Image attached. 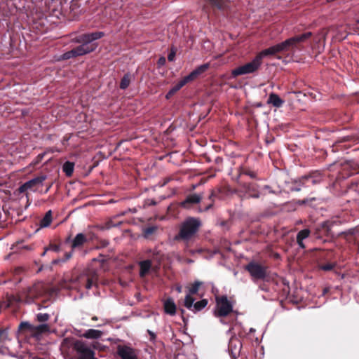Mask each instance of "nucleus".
<instances>
[{"label": "nucleus", "mask_w": 359, "mask_h": 359, "mask_svg": "<svg viewBox=\"0 0 359 359\" xmlns=\"http://www.w3.org/2000/svg\"><path fill=\"white\" fill-rule=\"evenodd\" d=\"M220 225L222 226H225L226 227L227 229L229 228V222L227 221H222L221 223H220Z\"/></svg>", "instance_id": "5fc2aeb1"}, {"label": "nucleus", "mask_w": 359, "mask_h": 359, "mask_svg": "<svg viewBox=\"0 0 359 359\" xmlns=\"http://www.w3.org/2000/svg\"><path fill=\"white\" fill-rule=\"evenodd\" d=\"M73 350L76 353L78 359H97L95 352L86 341L76 339L72 344Z\"/></svg>", "instance_id": "39448f33"}, {"label": "nucleus", "mask_w": 359, "mask_h": 359, "mask_svg": "<svg viewBox=\"0 0 359 359\" xmlns=\"http://www.w3.org/2000/svg\"><path fill=\"white\" fill-rule=\"evenodd\" d=\"M202 198L203 197L201 195L196 194H189L181 202L180 205L184 208L189 209L194 205L199 203Z\"/></svg>", "instance_id": "aec40b11"}, {"label": "nucleus", "mask_w": 359, "mask_h": 359, "mask_svg": "<svg viewBox=\"0 0 359 359\" xmlns=\"http://www.w3.org/2000/svg\"><path fill=\"white\" fill-rule=\"evenodd\" d=\"M262 62H260L257 56H255L251 62L233 69L231 75L233 78H236L241 75L252 74L256 72L260 68Z\"/></svg>", "instance_id": "0eeeda50"}, {"label": "nucleus", "mask_w": 359, "mask_h": 359, "mask_svg": "<svg viewBox=\"0 0 359 359\" xmlns=\"http://www.w3.org/2000/svg\"><path fill=\"white\" fill-rule=\"evenodd\" d=\"M228 191H229V187H219L217 191L212 189L210 194L208 196V200L210 201V203L204 208H201L199 209V212H207L210 210L213 207L215 198L218 196V194Z\"/></svg>", "instance_id": "6ab92c4d"}, {"label": "nucleus", "mask_w": 359, "mask_h": 359, "mask_svg": "<svg viewBox=\"0 0 359 359\" xmlns=\"http://www.w3.org/2000/svg\"><path fill=\"white\" fill-rule=\"evenodd\" d=\"M49 330V326L47 324H41L37 326L33 325L32 334L35 335L41 334Z\"/></svg>", "instance_id": "f704fd0d"}, {"label": "nucleus", "mask_w": 359, "mask_h": 359, "mask_svg": "<svg viewBox=\"0 0 359 359\" xmlns=\"http://www.w3.org/2000/svg\"><path fill=\"white\" fill-rule=\"evenodd\" d=\"M72 257V252H66L64 257L60 259H56L53 261V264H57L60 262H66Z\"/></svg>", "instance_id": "58836bf2"}, {"label": "nucleus", "mask_w": 359, "mask_h": 359, "mask_svg": "<svg viewBox=\"0 0 359 359\" xmlns=\"http://www.w3.org/2000/svg\"><path fill=\"white\" fill-rule=\"evenodd\" d=\"M357 24H359V19L356 21Z\"/></svg>", "instance_id": "338daca9"}, {"label": "nucleus", "mask_w": 359, "mask_h": 359, "mask_svg": "<svg viewBox=\"0 0 359 359\" xmlns=\"http://www.w3.org/2000/svg\"><path fill=\"white\" fill-rule=\"evenodd\" d=\"M208 302L206 299H203L196 303H193V306L191 311H194V313L201 311L202 309H203L208 304Z\"/></svg>", "instance_id": "7c9ffc66"}, {"label": "nucleus", "mask_w": 359, "mask_h": 359, "mask_svg": "<svg viewBox=\"0 0 359 359\" xmlns=\"http://www.w3.org/2000/svg\"><path fill=\"white\" fill-rule=\"evenodd\" d=\"M180 311H181L182 315H183L184 313V309H180Z\"/></svg>", "instance_id": "0e129e2a"}, {"label": "nucleus", "mask_w": 359, "mask_h": 359, "mask_svg": "<svg viewBox=\"0 0 359 359\" xmlns=\"http://www.w3.org/2000/svg\"><path fill=\"white\" fill-rule=\"evenodd\" d=\"M317 201V198L316 197H309L302 200H297L295 201V204L299 205H308L310 207L313 206V203Z\"/></svg>", "instance_id": "e433bc0d"}, {"label": "nucleus", "mask_w": 359, "mask_h": 359, "mask_svg": "<svg viewBox=\"0 0 359 359\" xmlns=\"http://www.w3.org/2000/svg\"><path fill=\"white\" fill-rule=\"evenodd\" d=\"M139 266L140 276L144 278L149 273L152 266V262L150 259L143 260L139 262Z\"/></svg>", "instance_id": "a878e982"}, {"label": "nucleus", "mask_w": 359, "mask_h": 359, "mask_svg": "<svg viewBox=\"0 0 359 359\" xmlns=\"http://www.w3.org/2000/svg\"><path fill=\"white\" fill-rule=\"evenodd\" d=\"M43 154H39L37 156H36V160L34 163H33L34 165H36V163H38L39 161H41L42 160V158H43Z\"/></svg>", "instance_id": "3c124183"}, {"label": "nucleus", "mask_w": 359, "mask_h": 359, "mask_svg": "<svg viewBox=\"0 0 359 359\" xmlns=\"http://www.w3.org/2000/svg\"><path fill=\"white\" fill-rule=\"evenodd\" d=\"M241 348L242 344L240 339L236 336H232L229 339L228 346V350L231 356L233 358H236Z\"/></svg>", "instance_id": "a211bd4d"}, {"label": "nucleus", "mask_w": 359, "mask_h": 359, "mask_svg": "<svg viewBox=\"0 0 359 359\" xmlns=\"http://www.w3.org/2000/svg\"><path fill=\"white\" fill-rule=\"evenodd\" d=\"M46 293V289L41 283L35 284L27 291V297L29 301L32 302L35 299L42 297Z\"/></svg>", "instance_id": "f3484780"}, {"label": "nucleus", "mask_w": 359, "mask_h": 359, "mask_svg": "<svg viewBox=\"0 0 359 359\" xmlns=\"http://www.w3.org/2000/svg\"><path fill=\"white\" fill-rule=\"evenodd\" d=\"M201 283L199 281H195L191 286L189 288V292L186 295L184 302V306L188 309H191L193 303L195 299L192 297L193 294H196L198 292L199 287L201 285Z\"/></svg>", "instance_id": "2eb2a0df"}, {"label": "nucleus", "mask_w": 359, "mask_h": 359, "mask_svg": "<svg viewBox=\"0 0 359 359\" xmlns=\"http://www.w3.org/2000/svg\"><path fill=\"white\" fill-rule=\"evenodd\" d=\"M241 174L248 175L252 179H255L257 177V173L248 168H243L241 170Z\"/></svg>", "instance_id": "79ce46f5"}, {"label": "nucleus", "mask_w": 359, "mask_h": 359, "mask_svg": "<svg viewBox=\"0 0 359 359\" xmlns=\"http://www.w3.org/2000/svg\"><path fill=\"white\" fill-rule=\"evenodd\" d=\"M147 332H148L149 335L150 336V341H155V339L156 338V334L149 330H147Z\"/></svg>", "instance_id": "09e8293b"}, {"label": "nucleus", "mask_w": 359, "mask_h": 359, "mask_svg": "<svg viewBox=\"0 0 359 359\" xmlns=\"http://www.w3.org/2000/svg\"><path fill=\"white\" fill-rule=\"evenodd\" d=\"M74 169V163L70 161H66L62 165V170L67 177H71Z\"/></svg>", "instance_id": "473e14b6"}, {"label": "nucleus", "mask_w": 359, "mask_h": 359, "mask_svg": "<svg viewBox=\"0 0 359 359\" xmlns=\"http://www.w3.org/2000/svg\"><path fill=\"white\" fill-rule=\"evenodd\" d=\"M201 222L196 217L187 218L180 225L179 232L175 236L174 240L188 242L198 233Z\"/></svg>", "instance_id": "7ed1b4c3"}, {"label": "nucleus", "mask_w": 359, "mask_h": 359, "mask_svg": "<svg viewBox=\"0 0 359 359\" xmlns=\"http://www.w3.org/2000/svg\"><path fill=\"white\" fill-rule=\"evenodd\" d=\"M241 187L248 195V198H258L260 196L259 186L254 182L241 183Z\"/></svg>", "instance_id": "dca6fc26"}, {"label": "nucleus", "mask_w": 359, "mask_h": 359, "mask_svg": "<svg viewBox=\"0 0 359 359\" xmlns=\"http://www.w3.org/2000/svg\"><path fill=\"white\" fill-rule=\"evenodd\" d=\"M19 330L21 331L27 330L32 333L33 325L27 322H22L19 325Z\"/></svg>", "instance_id": "a19ab883"}, {"label": "nucleus", "mask_w": 359, "mask_h": 359, "mask_svg": "<svg viewBox=\"0 0 359 359\" xmlns=\"http://www.w3.org/2000/svg\"><path fill=\"white\" fill-rule=\"evenodd\" d=\"M37 320L39 322H46L48 320L50 316L48 313H39L36 316Z\"/></svg>", "instance_id": "37998d69"}, {"label": "nucleus", "mask_w": 359, "mask_h": 359, "mask_svg": "<svg viewBox=\"0 0 359 359\" xmlns=\"http://www.w3.org/2000/svg\"><path fill=\"white\" fill-rule=\"evenodd\" d=\"M180 90V88L177 86L175 85V86H173L170 90H171V93H174L175 94L177 92H178L179 90Z\"/></svg>", "instance_id": "603ef678"}, {"label": "nucleus", "mask_w": 359, "mask_h": 359, "mask_svg": "<svg viewBox=\"0 0 359 359\" xmlns=\"http://www.w3.org/2000/svg\"><path fill=\"white\" fill-rule=\"evenodd\" d=\"M210 67L208 63L203 64L194 71H192L189 75L184 76L181 79L176 85L181 89L189 82H191L197 79L201 74L204 73Z\"/></svg>", "instance_id": "9b49d317"}, {"label": "nucleus", "mask_w": 359, "mask_h": 359, "mask_svg": "<svg viewBox=\"0 0 359 359\" xmlns=\"http://www.w3.org/2000/svg\"><path fill=\"white\" fill-rule=\"evenodd\" d=\"M311 233V231L309 229H304L301 231H299L297 234V243L298 244L299 247L302 249H305L306 245L304 243V240L307 238Z\"/></svg>", "instance_id": "393cba45"}, {"label": "nucleus", "mask_w": 359, "mask_h": 359, "mask_svg": "<svg viewBox=\"0 0 359 359\" xmlns=\"http://www.w3.org/2000/svg\"><path fill=\"white\" fill-rule=\"evenodd\" d=\"M343 170H347L346 174L348 177L351 176L355 173H359V164L354 161H348L343 165Z\"/></svg>", "instance_id": "b1692460"}, {"label": "nucleus", "mask_w": 359, "mask_h": 359, "mask_svg": "<svg viewBox=\"0 0 359 359\" xmlns=\"http://www.w3.org/2000/svg\"><path fill=\"white\" fill-rule=\"evenodd\" d=\"M267 102L275 107H280L283 104L284 100L277 94L272 93L269 95Z\"/></svg>", "instance_id": "cd10ccee"}, {"label": "nucleus", "mask_w": 359, "mask_h": 359, "mask_svg": "<svg viewBox=\"0 0 359 359\" xmlns=\"http://www.w3.org/2000/svg\"><path fill=\"white\" fill-rule=\"evenodd\" d=\"M202 4V10L206 14H209L211 11H219L222 12L226 11L229 8V2L228 0H201Z\"/></svg>", "instance_id": "423d86ee"}, {"label": "nucleus", "mask_w": 359, "mask_h": 359, "mask_svg": "<svg viewBox=\"0 0 359 359\" xmlns=\"http://www.w3.org/2000/svg\"><path fill=\"white\" fill-rule=\"evenodd\" d=\"M50 187H51V184H50V185L47 187V189H46V193L48 191V190L50 189Z\"/></svg>", "instance_id": "052dcab7"}, {"label": "nucleus", "mask_w": 359, "mask_h": 359, "mask_svg": "<svg viewBox=\"0 0 359 359\" xmlns=\"http://www.w3.org/2000/svg\"><path fill=\"white\" fill-rule=\"evenodd\" d=\"M46 180V175H40L34 177L25 183L22 184L19 187V188L16 190V192L18 194L26 193V197L27 200L28 205L30 204L29 198V193L27 192V190H32L33 191H36V189L43 184V182Z\"/></svg>", "instance_id": "6e6552de"}, {"label": "nucleus", "mask_w": 359, "mask_h": 359, "mask_svg": "<svg viewBox=\"0 0 359 359\" xmlns=\"http://www.w3.org/2000/svg\"><path fill=\"white\" fill-rule=\"evenodd\" d=\"M271 283L273 285H280L278 292H279L282 297H287L289 295L290 292V284L289 281L285 278L278 276L277 274L274 273V276Z\"/></svg>", "instance_id": "ddd939ff"}, {"label": "nucleus", "mask_w": 359, "mask_h": 359, "mask_svg": "<svg viewBox=\"0 0 359 359\" xmlns=\"http://www.w3.org/2000/svg\"><path fill=\"white\" fill-rule=\"evenodd\" d=\"M6 330H4L3 328H0V342L1 341L3 337H4V335H6Z\"/></svg>", "instance_id": "8fccbe9b"}, {"label": "nucleus", "mask_w": 359, "mask_h": 359, "mask_svg": "<svg viewBox=\"0 0 359 359\" xmlns=\"http://www.w3.org/2000/svg\"><path fill=\"white\" fill-rule=\"evenodd\" d=\"M357 24H359V19L356 21Z\"/></svg>", "instance_id": "774afa93"}, {"label": "nucleus", "mask_w": 359, "mask_h": 359, "mask_svg": "<svg viewBox=\"0 0 359 359\" xmlns=\"http://www.w3.org/2000/svg\"><path fill=\"white\" fill-rule=\"evenodd\" d=\"M70 240H71V238H70V236H69V237L66 239V243H68Z\"/></svg>", "instance_id": "e2e57ef3"}, {"label": "nucleus", "mask_w": 359, "mask_h": 359, "mask_svg": "<svg viewBox=\"0 0 359 359\" xmlns=\"http://www.w3.org/2000/svg\"><path fill=\"white\" fill-rule=\"evenodd\" d=\"M274 285V287H274V290H275L276 291L278 292V291H279V288H280V285Z\"/></svg>", "instance_id": "13d9d810"}, {"label": "nucleus", "mask_w": 359, "mask_h": 359, "mask_svg": "<svg viewBox=\"0 0 359 359\" xmlns=\"http://www.w3.org/2000/svg\"><path fill=\"white\" fill-rule=\"evenodd\" d=\"M245 269L250 273L252 280L255 283L257 280L271 283L274 276V273L270 274L269 273L267 266L255 261H252L245 265Z\"/></svg>", "instance_id": "20e7f679"}, {"label": "nucleus", "mask_w": 359, "mask_h": 359, "mask_svg": "<svg viewBox=\"0 0 359 359\" xmlns=\"http://www.w3.org/2000/svg\"><path fill=\"white\" fill-rule=\"evenodd\" d=\"M102 335V332L100 330L90 329L86 331L83 334V337L87 339H99Z\"/></svg>", "instance_id": "c756f323"}, {"label": "nucleus", "mask_w": 359, "mask_h": 359, "mask_svg": "<svg viewBox=\"0 0 359 359\" xmlns=\"http://www.w3.org/2000/svg\"><path fill=\"white\" fill-rule=\"evenodd\" d=\"M259 289L264 291H268L266 285L264 283L259 285Z\"/></svg>", "instance_id": "864d4df0"}, {"label": "nucleus", "mask_w": 359, "mask_h": 359, "mask_svg": "<svg viewBox=\"0 0 359 359\" xmlns=\"http://www.w3.org/2000/svg\"><path fill=\"white\" fill-rule=\"evenodd\" d=\"M300 182L303 185L309 186L310 184H316L318 183L319 180H316L314 178L313 175H306V176L302 177L300 179Z\"/></svg>", "instance_id": "c9c22d12"}, {"label": "nucleus", "mask_w": 359, "mask_h": 359, "mask_svg": "<svg viewBox=\"0 0 359 359\" xmlns=\"http://www.w3.org/2000/svg\"><path fill=\"white\" fill-rule=\"evenodd\" d=\"M92 320H97V316H94L92 318Z\"/></svg>", "instance_id": "680f3d73"}, {"label": "nucleus", "mask_w": 359, "mask_h": 359, "mask_svg": "<svg viewBox=\"0 0 359 359\" xmlns=\"http://www.w3.org/2000/svg\"><path fill=\"white\" fill-rule=\"evenodd\" d=\"M104 35L103 32H95L76 36L72 41L81 45L61 55L60 60H66L93 52L97 45L92 42L102 38Z\"/></svg>", "instance_id": "f257e3e1"}, {"label": "nucleus", "mask_w": 359, "mask_h": 359, "mask_svg": "<svg viewBox=\"0 0 359 359\" xmlns=\"http://www.w3.org/2000/svg\"><path fill=\"white\" fill-rule=\"evenodd\" d=\"M176 51H177V50L175 47L171 48L170 51L168 55V60L169 61L172 62L175 60Z\"/></svg>", "instance_id": "a18cd8bd"}, {"label": "nucleus", "mask_w": 359, "mask_h": 359, "mask_svg": "<svg viewBox=\"0 0 359 359\" xmlns=\"http://www.w3.org/2000/svg\"><path fill=\"white\" fill-rule=\"evenodd\" d=\"M117 353L122 359H137L133 349L126 346H118Z\"/></svg>", "instance_id": "4be33fe9"}, {"label": "nucleus", "mask_w": 359, "mask_h": 359, "mask_svg": "<svg viewBox=\"0 0 359 359\" xmlns=\"http://www.w3.org/2000/svg\"><path fill=\"white\" fill-rule=\"evenodd\" d=\"M334 267V264L332 263H327L323 264L320 266V269L325 271H330L332 270Z\"/></svg>", "instance_id": "c03bdc74"}, {"label": "nucleus", "mask_w": 359, "mask_h": 359, "mask_svg": "<svg viewBox=\"0 0 359 359\" xmlns=\"http://www.w3.org/2000/svg\"><path fill=\"white\" fill-rule=\"evenodd\" d=\"M165 313L170 315L174 316L176 313V305L172 299H167L163 304Z\"/></svg>", "instance_id": "bb28decb"}, {"label": "nucleus", "mask_w": 359, "mask_h": 359, "mask_svg": "<svg viewBox=\"0 0 359 359\" xmlns=\"http://www.w3.org/2000/svg\"><path fill=\"white\" fill-rule=\"evenodd\" d=\"M48 250H48V247H47V248H45L44 251H43V253L41 254V256H44V255L46 254V252H47V251H48Z\"/></svg>", "instance_id": "bf43d9fd"}, {"label": "nucleus", "mask_w": 359, "mask_h": 359, "mask_svg": "<svg viewBox=\"0 0 359 359\" xmlns=\"http://www.w3.org/2000/svg\"><path fill=\"white\" fill-rule=\"evenodd\" d=\"M107 244H108V242L103 243V245H106Z\"/></svg>", "instance_id": "69168bd1"}, {"label": "nucleus", "mask_w": 359, "mask_h": 359, "mask_svg": "<svg viewBox=\"0 0 359 359\" xmlns=\"http://www.w3.org/2000/svg\"><path fill=\"white\" fill-rule=\"evenodd\" d=\"M337 224V221L327 220L317 224L313 231V236L317 239H322L324 237H332V228Z\"/></svg>", "instance_id": "9d476101"}, {"label": "nucleus", "mask_w": 359, "mask_h": 359, "mask_svg": "<svg viewBox=\"0 0 359 359\" xmlns=\"http://www.w3.org/2000/svg\"><path fill=\"white\" fill-rule=\"evenodd\" d=\"M182 286L180 285H177L176 286V290L177 291V292L181 293L182 292Z\"/></svg>", "instance_id": "4d7b16f0"}, {"label": "nucleus", "mask_w": 359, "mask_h": 359, "mask_svg": "<svg viewBox=\"0 0 359 359\" xmlns=\"http://www.w3.org/2000/svg\"><path fill=\"white\" fill-rule=\"evenodd\" d=\"M174 95H175V94H174V93H171V90H170L167 93V94H166V95H165V98H166V99H168V100H169V99H170L171 97H172Z\"/></svg>", "instance_id": "6e6d98bb"}, {"label": "nucleus", "mask_w": 359, "mask_h": 359, "mask_svg": "<svg viewBox=\"0 0 359 359\" xmlns=\"http://www.w3.org/2000/svg\"><path fill=\"white\" fill-rule=\"evenodd\" d=\"M49 250L58 252L60 250V247L57 244H50L48 247Z\"/></svg>", "instance_id": "49530a36"}, {"label": "nucleus", "mask_w": 359, "mask_h": 359, "mask_svg": "<svg viewBox=\"0 0 359 359\" xmlns=\"http://www.w3.org/2000/svg\"><path fill=\"white\" fill-rule=\"evenodd\" d=\"M210 67L208 63L203 64L194 71H192L189 75L184 76L181 79L176 85L181 89L189 82H191L197 79L201 74L204 73Z\"/></svg>", "instance_id": "f8f14e48"}, {"label": "nucleus", "mask_w": 359, "mask_h": 359, "mask_svg": "<svg viewBox=\"0 0 359 359\" xmlns=\"http://www.w3.org/2000/svg\"><path fill=\"white\" fill-rule=\"evenodd\" d=\"M358 142H359V134L356 135H352L344 136L343 137L338 139L335 142V143L332 146V151L333 152H335L336 151H337L339 149L338 147H339L341 146V143H344V142L358 143Z\"/></svg>", "instance_id": "412c9836"}, {"label": "nucleus", "mask_w": 359, "mask_h": 359, "mask_svg": "<svg viewBox=\"0 0 359 359\" xmlns=\"http://www.w3.org/2000/svg\"><path fill=\"white\" fill-rule=\"evenodd\" d=\"M88 239L86 236L82 233H78L74 238L72 241L70 252H74L76 249H81L83 245L87 243Z\"/></svg>", "instance_id": "5701e85b"}, {"label": "nucleus", "mask_w": 359, "mask_h": 359, "mask_svg": "<svg viewBox=\"0 0 359 359\" xmlns=\"http://www.w3.org/2000/svg\"><path fill=\"white\" fill-rule=\"evenodd\" d=\"M165 62L166 60L165 57H161L157 61V64L158 66H163L165 64Z\"/></svg>", "instance_id": "de8ad7c7"}, {"label": "nucleus", "mask_w": 359, "mask_h": 359, "mask_svg": "<svg viewBox=\"0 0 359 359\" xmlns=\"http://www.w3.org/2000/svg\"><path fill=\"white\" fill-rule=\"evenodd\" d=\"M97 280V276L95 274L92 275L91 276H88L87 278L86 283V288L87 290H90L93 285L94 284L95 281Z\"/></svg>", "instance_id": "ea45409f"}, {"label": "nucleus", "mask_w": 359, "mask_h": 359, "mask_svg": "<svg viewBox=\"0 0 359 359\" xmlns=\"http://www.w3.org/2000/svg\"><path fill=\"white\" fill-rule=\"evenodd\" d=\"M156 226H151L146 227L143 229V236L144 238H149L151 235L157 231Z\"/></svg>", "instance_id": "4c0bfd02"}, {"label": "nucleus", "mask_w": 359, "mask_h": 359, "mask_svg": "<svg viewBox=\"0 0 359 359\" xmlns=\"http://www.w3.org/2000/svg\"><path fill=\"white\" fill-rule=\"evenodd\" d=\"M52 222V211L48 210L44 215V217L40 221V226L47 227L50 226Z\"/></svg>", "instance_id": "72a5a7b5"}, {"label": "nucleus", "mask_w": 359, "mask_h": 359, "mask_svg": "<svg viewBox=\"0 0 359 359\" xmlns=\"http://www.w3.org/2000/svg\"><path fill=\"white\" fill-rule=\"evenodd\" d=\"M131 79L132 76L130 73L125 74L121 80L119 88L121 90H126L130 86Z\"/></svg>", "instance_id": "2f4dec72"}, {"label": "nucleus", "mask_w": 359, "mask_h": 359, "mask_svg": "<svg viewBox=\"0 0 359 359\" xmlns=\"http://www.w3.org/2000/svg\"><path fill=\"white\" fill-rule=\"evenodd\" d=\"M311 36L312 33L308 32L290 37L281 43L272 46L276 57L280 59V57L278 56L279 53H290L294 52L296 50H301L302 43L306 41Z\"/></svg>", "instance_id": "f03ea898"}, {"label": "nucleus", "mask_w": 359, "mask_h": 359, "mask_svg": "<svg viewBox=\"0 0 359 359\" xmlns=\"http://www.w3.org/2000/svg\"><path fill=\"white\" fill-rule=\"evenodd\" d=\"M271 283L273 285H280L278 292H279L282 297H287L289 295L290 292V284L289 281L285 278L278 276L277 274L274 273V276Z\"/></svg>", "instance_id": "4468645a"}, {"label": "nucleus", "mask_w": 359, "mask_h": 359, "mask_svg": "<svg viewBox=\"0 0 359 359\" xmlns=\"http://www.w3.org/2000/svg\"><path fill=\"white\" fill-rule=\"evenodd\" d=\"M256 56L259 59V60L262 62V59L264 57H276V55H275L274 51H273V48L272 46L262 50Z\"/></svg>", "instance_id": "c85d7f7f"}, {"label": "nucleus", "mask_w": 359, "mask_h": 359, "mask_svg": "<svg viewBox=\"0 0 359 359\" xmlns=\"http://www.w3.org/2000/svg\"><path fill=\"white\" fill-rule=\"evenodd\" d=\"M215 300L217 317H226L233 311V305L226 295L217 296Z\"/></svg>", "instance_id": "1a4fd4ad"}]
</instances>
